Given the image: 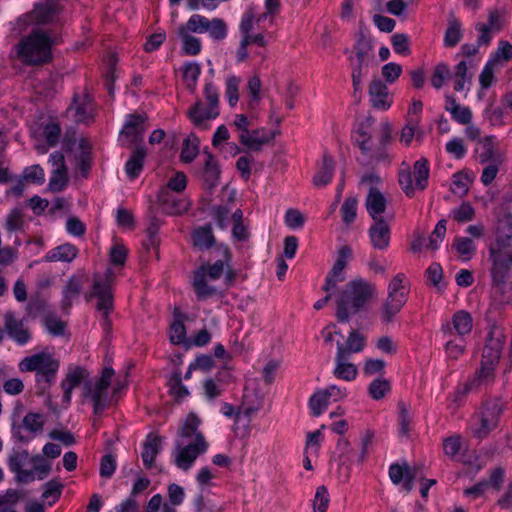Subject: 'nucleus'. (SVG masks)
Returning <instances> with one entry per match:
<instances>
[{"mask_svg": "<svg viewBox=\"0 0 512 512\" xmlns=\"http://www.w3.org/2000/svg\"><path fill=\"white\" fill-rule=\"evenodd\" d=\"M113 376L114 370L110 367H105L102 370L101 377L94 384L86 383L84 386L83 396L91 400L95 415L102 414L106 408L108 389Z\"/></svg>", "mask_w": 512, "mask_h": 512, "instance_id": "obj_12", "label": "nucleus"}, {"mask_svg": "<svg viewBox=\"0 0 512 512\" xmlns=\"http://www.w3.org/2000/svg\"><path fill=\"white\" fill-rule=\"evenodd\" d=\"M453 78L455 91H468L470 89L472 74L468 73V65L466 61H460L454 67Z\"/></svg>", "mask_w": 512, "mask_h": 512, "instance_id": "obj_42", "label": "nucleus"}, {"mask_svg": "<svg viewBox=\"0 0 512 512\" xmlns=\"http://www.w3.org/2000/svg\"><path fill=\"white\" fill-rule=\"evenodd\" d=\"M170 340L173 344H182L186 340V328L183 316L178 315L170 327Z\"/></svg>", "mask_w": 512, "mask_h": 512, "instance_id": "obj_62", "label": "nucleus"}, {"mask_svg": "<svg viewBox=\"0 0 512 512\" xmlns=\"http://www.w3.org/2000/svg\"><path fill=\"white\" fill-rule=\"evenodd\" d=\"M178 35L182 38L185 54L194 56L200 53L201 42L198 38L191 36L189 32L181 28H178Z\"/></svg>", "mask_w": 512, "mask_h": 512, "instance_id": "obj_52", "label": "nucleus"}, {"mask_svg": "<svg viewBox=\"0 0 512 512\" xmlns=\"http://www.w3.org/2000/svg\"><path fill=\"white\" fill-rule=\"evenodd\" d=\"M169 392L177 400L180 401L189 395L188 389L182 384L180 372L171 375L168 381Z\"/></svg>", "mask_w": 512, "mask_h": 512, "instance_id": "obj_49", "label": "nucleus"}, {"mask_svg": "<svg viewBox=\"0 0 512 512\" xmlns=\"http://www.w3.org/2000/svg\"><path fill=\"white\" fill-rule=\"evenodd\" d=\"M351 256L352 249L349 246H342L339 249L338 258L331 271L328 273L325 284L322 288L325 292H330L339 282H343L345 280L344 270L347 265V261Z\"/></svg>", "mask_w": 512, "mask_h": 512, "instance_id": "obj_17", "label": "nucleus"}, {"mask_svg": "<svg viewBox=\"0 0 512 512\" xmlns=\"http://www.w3.org/2000/svg\"><path fill=\"white\" fill-rule=\"evenodd\" d=\"M88 372L85 368L80 366L70 367L65 378L61 382L63 390V401L68 405L71 402L72 391L83 380L88 377Z\"/></svg>", "mask_w": 512, "mask_h": 512, "instance_id": "obj_22", "label": "nucleus"}, {"mask_svg": "<svg viewBox=\"0 0 512 512\" xmlns=\"http://www.w3.org/2000/svg\"><path fill=\"white\" fill-rule=\"evenodd\" d=\"M210 19L205 16L194 14L192 15L186 24L181 25L179 28L184 29L187 32L204 33L207 32L208 24Z\"/></svg>", "mask_w": 512, "mask_h": 512, "instance_id": "obj_50", "label": "nucleus"}, {"mask_svg": "<svg viewBox=\"0 0 512 512\" xmlns=\"http://www.w3.org/2000/svg\"><path fill=\"white\" fill-rule=\"evenodd\" d=\"M62 490L63 484L59 480H50L44 484L42 498L50 500L49 505L51 506L61 497Z\"/></svg>", "mask_w": 512, "mask_h": 512, "instance_id": "obj_53", "label": "nucleus"}, {"mask_svg": "<svg viewBox=\"0 0 512 512\" xmlns=\"http://www.w3.org/2000/svg\"><path fill=\"white\" fill-rule=\"evenodd\" d=\"M348 358V356H345L344 350L339 347L335 357L336 366L333 374L338 379L352 381L357 377L358 370L354 364L348 362Z\"/></svg>", "mask_w": 512, "mask_h": 512, "instance_id": "obj_32", "label": "nucleus"}, {"mask_svg": "<svg viewBox=\"0 0 512 512\" xmlns=\"http://www.w3.org/2000/svg\"><path fill=\"white\" fill-rule=\"evenodd\" d=\"M329 404L330 398L326 395L323 389L315 392L309 400V407L313 416L321 415L327 409Z\"/></svg>", "mask_w": 512, "mask_h": 512, "instance_id": "obj_48", "label": "nucleus"}, {"mask_svg": "<svg viewBox=\"0 0 512 512\" xmlns=\"http://www.w3.org/2000/svg\"><path fill=\"white\" fill-rule=\"evenodd\" d=\"M182 74L186 87L193 92L201 74L200 65L196 62L186 63L182 68Z\"/></svg>", "mask_w": 512, "mask_h": 512, "instance_id": "obj_47", "label": "nucleus"}, {"mask_svg": "<svg viewBox=\"0 0 512 512\" xmlns=\"http://www.w3.org/2000/svg\"><path fill=\"white\" fill-rule=\"evenodd\" d=\"M494 140L495 137L493 136H485L479 140L476 153L481 163L500 161V157L497 154L495 148Z\"/></svg>", "mask_w": 512, "mask_h": 512, "instance_id": "obj_38", "label": "nucleus"}, {"mask_svg": "<svg viewBox=\"0 0 512 512\" xmlns=\"http://www.w3.org/2000/svg\"><path fill=\"white\" fill-rule=\"evenodd\" d=\"M8 466L15 474V480L28 484L35 479H45L51 471V463L42 455L30 456L27 450L13 451L8 459Z\"/></svg>", "mask_w": 512, "mask_h": 512, "instance_id": "obj_3", "label": "nucleus"}, {"mask_svg": "<svg viewBox=\"0 0 512 512\" xmlns=\"http://www.w3.org/2000/svg\"><path fill=\"white\" fill-rule=\"evenodd\" d=\"M204 157V165L200 172V177L207 189H213L219 183L221 170L218 161L210 152L204 151Z\"/></svg>", "mask_w": 512, "mask_h": 512, "instance_id": "obj_24", "label": "nucleus"}, {"mask_svg": "<svg viewBox=\"0 0 512 512\" xmlns=\"http://www.w3.org/2000/svg\"><path fill=\"white\" fill-rule=\"evenodd\" d=\"M187 115L196 128L207 130L210 127L208 121L219 116V109L204 107L203 102L199 100L188 110Z\"/></svg>", "mask_w": 512, "mask_h": 512, "instance_id": "obj_21", "label": "nucleus"}, {"mask_svg": "<svg viewBox=\"0 0 512 512\" xmlns=\"http://www.w3.org/2000/svg\"><path fill=\"white\" fill-rule=\"evenodd\" d=\"M464 37L463 24L454 14L447 19V27L444 33L443 45L446 48L456 47Z\"/></svg>", "mask_w": 512, "mask_h": 512, "instance_id": "obj_29", "label": "nucleus"}, {"mask_svg": "<svg viewBox=\"0 0 512 512\" xmlns=\"http://www.w3.org/2000/svg\"><path fill=\"white\" fill-rule=\"evenodd\" d=\"M452 246L465 261L470 260L476 252L475 243L468 237H456Z\"/></svg>", "mask_w": 512, "mask_h": 512, "instance_id": "obj_46", "label": "nucleus"}, {"mask_svg": "<svg viewBox=\"0 0 512 512\" xmlns=\"http://www.w3.org/2000/svg\"><path fill=\"white\" fill-rule=\"evenodd\" d=\"M501 412L502 407L499 402H487L482 410L475 413L471 419L472 435L479 440L486 438L497 427Z\"/></svg>", "mask_w": 512, "mask_h": 512, "instance_id": "obj_10", "label": "nucleus"}, {"mask_svg": "<svg viewBox=\"0 0 512 512\" xmlns=\"http://www.w3.org/2000/svg\"><path fill=\"white\" fill-rule=\"evenodd\" d=\"M162 438L154 433H149L143 443L141 458L145 468L151 469L156 456L162 449Z\"/></svg>", "mask_w": 512, "mask_h": 512, "instance_id": "obj_31", "label": "nucleus"}, {"mask_svg": "<svg viewBox=\"0 0 512 512\" xmlns=\"http://www.w3.org/2000/svg\"><path fill=\"white\" fill-rule=\"evenodd\" d=\"M54 44H56L55 39L41 29H36L17 44L16 53L25 64H44L51 60Z\"/></svg>", "mask_w": 512, "mask_h": 512, "instance_id": "obj_5", "label": "nucleus"}, {"mask_svg": "<svg viewBox=\"0 0 512 512\" xmlns=\"http://www.w3.org/2000/svg\"><path fill=\"white\" fill-rule=\"evenodd\" d=\"M146 119V116L143 114H130L127 116L120 133L127 145L137 144L143 140L146 130L144 125Z\"/></svg>", "mask_w": 512, "mask_h": 512, "instance_id": "obj_18", "label": "nucleus"}, {"mask_svg": "<svg viewBox=\"0 0 512 512\" xmlns=\"http://www.w3.org/2000/svg\"><path fill=\"white\" fill-rule=\"evenodd\" d=\"M63 5L61 0H40L34 9L26 15L29 24L42 25L59 19Z\"/></svg>", "mask_w": 512, "mask_h": 512, "instance_id": "obj_15", "label": "nucleus"}, {"mask_svg": "<svg viewBox=\"0 0 512 512\" xmlns=\"http://www.w3.org/2000/svg\"><path fill=\"white\" fill-rule=\"evenodd\" d=\"M409 281L404 273L396 274L387 287V297L380 309V319L390 323L408 301Z\"/></svg>", "mask_w": 512, "mask_h": 512, "instance_id": "obj_6", "label": "nucleus"}, {"mask_svg": "<svg viewBox=\"0 0 512 512\" xmlns=\"http://www.w3.org/2000/svg\"><path fill=\"white\" fill-rule=\"evenodd\" d=\"M68 184V174L66 169L53 170L49 180V189L52 192H60L65 189Z\"/></svg>", "mask_w": 512, "mask_h": 512, "instance_id": "obj_59", "label": "nucleus"}, {"mask_svg": "<svg viewBox=\"0 0 512 512\" xmlns=\"http://www.w3.org/2000/svg\"><path fill=\"white\" fill-rule=\"evenodd\" d=\"M369 96L374 108L387 110L390 108L392 99L389 96L388 88L380 79H373L369 86Z\"/></svg>", "mask_w": 512, "mask_h": 512, "instance_id": "obj_25", "label": "nucleus"}, {"mask_svg": "<svg viewBox=\"0 0 512 512\" xmlns=\"http://www.w3.org/2000/svg\"><path fill=\"white\" fill-rule=\"evenodd\" d=\"M481 23L484 24V26H486L492 33H499L505 25L504 13L497 9L490 10L487 21Z\"/></svg>", "mask_w": 512, "mask_h": 512, "instance_id": "obj_58", "label": "nucleus"}, {"mask_svg": "<svg viewBox=\"0 0 512 512\" xmlns=\"http://www.w3.org/2000/svg\"><path fill=\"white\" fill-rule=\"evenodd\" d=\"M368 236L372 247L384 251L388 249L391 239L390 224L385 219L373 220L368 229Z\"/></svg>", "mask_w": 512, "mask_h": 512, "instance_id": "obj_19", "label": "nucleus"}, {"mask_svg": "<svg viewBox=\"0 0 512 512\" xmlns=\"http://www.w3.org/2000/svg\"><path fill=\"white\" fill-rule=\"evenodd\" d=\"M490 60L495 64L512 60V44L506 40H500L493 58Z\"/></svg>", "mask_w": 512, "mask_h": 512, "instance_id": "obj_64", "label": "nucleus"}, {"mask_svg": "<svg viewBox=\"0 0 512 512\" xmlns=\"http://www.w3.org/2000/svg\"><path fill=\"white\" fill-rule=\"evenodd\" d=\"M335 170V163L331 156L324 154L317 173L313 177L314 186L321 188L329 184Z\"/></svg>", "mask_w": 512, "mask_h": 512, "instance_id": "obj_36", "label": "nucleus"}, {"mask_svg": "<svg viewBox=\"0 0 512 512\" xmlns=\"http://www.w3.org/2000/svg\"><path fill=\"white\" fill-rule=\"evenodd\" d=\"M429 164L427 159L420 158L413 165V171L409 168L399 172V184L408 197H413L416 190L423 191L428 185Z\"/></svg>", "mask_w": 512, "mask_h": 512, "instance_id": "obj_11", "label": "nucleus"}, {"mask_svg": "<svg viewBox=\"0 0 512 512\" xmlns=\"http://www.w3.org/2000/svg\"><path fill=\"white\" fill-rule=\"evenodd\" d=\"M358 200L354 196L346 198L341 206L343 222L347 225L353 223L357 217Z\"/></svg>", "mask_w": 512, "mask_h": 512, "instance_id": "obj_57", "label": "nucleus"}, {"mask_svg": "<svg viewBox=\"0 0 512 512\" xmlns=\"http://www.w3.org/2000/svg\"><path fill=\"white\" fill-rule=\"evenodd\" d=\"M146 149L142 146L136 147L125 164V171L130 179H136L143 170Z\"/></svg>", "mask_w": 512, "mask_h": 512, "instance_id": "obj_37", "label": "nucleus"}, {"mask_svg": "<svg viewBox=\"0 0 512 512\" xmlns=\"http://www.w3.org/2000/svg\"><path fill=\"white\" fill-rule=\"evenodd\" d=\"M78 255L76 246L70 243L59 245L49 250L45 256L46 262H72Z\"/></svg>", "mask_w": 512, "mask_h": 512, "instance_id": "obj_35", "label": "nucleus"}, {"mask_svg": "<svg viewBox=\"0 0 512 512\" xmlns=\"http://www.w3.org/2000/svg\"><path fill=\"white\" fill-rule=\"evenodd\" d=\"M446 223L447 222L445 219H441L440 221H438L429 237V241L427 244L428 249L435 251L439 248L440 243L443 241L446 235Z\"/></svg>", "mask_w": 512, "mask_h": 512, "instance_id": "obj_60", "label": "nucleus"}, {"mask_svg": "<svg viewBox=\"0 0 512 512\" xmlns=\"http://www.w3.org/2000/svg\"><path fill=\"white\" fill-rule=\"evenodd\" d=\"M374 122L372 117H367L361 121L354 132L353 138L364 156L371 161L380 162L389 158L386 147L392 140V127L388 121L381 122L377 137L374 138Z\"/></svg>", "mask_w": 512, "mask_h": 512, "instance_id": "obj_1", "label": "nucleus"}, {"mask_svg": "<svg viewBox=\"0 0 512 512\" xmlns=\"http://www.w3.org/2000/svg\"><path fill=\"white\" fill-rule=\"evenodd\" d=\"M376 286L357 278L348 282L345 289L336 296V317L339 322H348L350 314L358 313L375 296Z\"/></svg>", "mask_w": 512, "mask_h": 512, "instance_id": "obj_2", "label": "nucleus"}, {"mask_svg": "<svg viewBox=\"0 0 512 512\" xmlns=\"http://www.w3.org/2000/svg\"><path fill=\"white\" fill-rule=\"evenodd\" d=\"M69 111L74 112L76 122H86L91 117L92 98L87 93L80 96L76 95Z\"/></svg>", "mask_w": 512, "mask_h": 512, "instance_id": "obj_34", "label": "nucleus"}, {"mask_svg": "<svg viewBox=\"0 0 512 512\" xmlns=\"http://www.w3.org/2000/svg\"><path fill=\"white\" fill-rule=\"evenodd\" d=\"M365 345V337L358 331L353 330L350 332L346 344L338 343L337 350L341 347L344 350L345 356H350L351 353H357L363 350Z\"/></svg>", "mask_w": 512, "mask_h": 512, "instance_id": "obj_44", "label": "nucleus"}, {"mask_svg": "<svg viewBox=\"0 0 512 512\" xmlns=\"http://www.w3.org/2000/svg\"><path fill=\"white\" fill-rule=\"evenodd\" d=\"M274 137V132L260 128L249 131L248 133L245 132V135H239V141L251 151H260L263 145L268 144Z\"/></svg>", "mask_w": 512, "mask_h": 512, "instance_id": "obj_23", "label": "nucleus"}, {"mask_svg": "<svg viewBox=\"0 0 512 512\" xmlns=\"http://www.w3.org/2000/svg\"><path fill=\"white\" fill-rule=\"evenodd\" d=\"M59 367V360L47 351L26 356L18 364L20 372L35 374V383L41 392H45L55 382Z\"/></svg>", "mask_w": 512, "mask_h": 512, "instance_id": "obj_4", "label": "nucleus"}, {"mask_svg": "<svg viewBox=\"0 0 512 512\" xmlns=\"http://www.w3.org/2000/svg\"><path fill=\"white\" fill-rule=\"evenodd\" d=\"M3 321V331L17 345L24 346L31 341L32 331L25 323L24 319L16 317L11 311H7L3 316Z\"/></svg>", "mask_w": 512, "mask_h": 512, "instance_id": "obj_16", "label": "nucleus"}, {"mask_svg": "<svg viewBox=\"0 0 512 512\" xmlns=\"http://www.w3.org/2000/svg\"><path fill=\"white\" fill-rule=\"evenodd\" d=\"M82 286L83 283L80 277L72 276L68 279L63 289V298L61 300V308L64 312H69L73 302L80 296Z\"/></svg>", "mask_w": 512, "mask_h": 512, "instance_id": "obj_33", "label": "nucleus"}, {"mask_svg": "<svg viewBox=\"0 0 512 512\" xmlns=\"http://www.w3.org/2000/svg\"><path fill=\"white\" fill-rule=\"evenodd\" d=\"M207 32L215 41H222L226 38L228 27L226 22L221 18H213L209 21Z\"/></svg>", "mask_w": 512, "mask_h": 512, "instance_id": "obj_56", "label": "nucleus"}, {"mask_svg": "<svg viewBox=\"0 0 512 512\" xmlns=\"http://www.w3.org/2000/svg\"><path fill=\"white\" fill-rule=\"evenodd\" d=\"M391 391V384L387 379L378 378L373 380L369 387L368 393L374 400H380Z\"/></svg>", "mask_w": 512, "mask_h": 512, "instance_id": "obj_54", "label": "nucleus"}, {"mask_svg": "<svg viewBox=\"0 0 512 512\" xmlns=\"http://www.w3.org/2000/svg\"><path fill=\"white\" fill-rule=\"evenodd\" d=\"M492 246L512 249V215L507 213L498 219L496 241Z\"/></svg>", "mask_w": 512, "mask_h": 512, "instance_id": "obj_30", "label": "nucleus"}, {"mask_svg": "<svg viewBox=\"0 0 512 512\" xmlns=\"http://www.w3.org/2000/svg\"><path fill=\"white\" fill-rule=\"evenodd\" d=\"M470 179L465 173H456L452 177L451 191L458 196H464L469 191Z\"/></svg>", "mask_w": 512, "mask_h": 512, "instance_id": "obj_61", "label": "nucleus"}, {"mask_svg": "<svg viewBox=\"0 0 512 512\" xmlns=\"http://www.w3.org/2000/svg\"><path fill=\"white\" fill-rule=\"evenodd\" d=\"M442 337L445 339L444 350L447 358L450 360H458L466 351L467 339L455 336Z\"/></svg>", "mask_w": 512, "mask_h": 512, "instance_id": "obj_41", "label": "nucleus"}, {"mask_svg": "<svg viewBox=\"0 0 512 512\" xmlns=\"http://www.w3.org/2000/svg\"><path fill=\"white\" fill-rule=\"evenodd\" d=\"M223 250V259L216 261L212 265H202L199 268H204L206 276L210 280H218L224 273L225 268L226 274L225 279L227 284H232L235 280L236 273L229 268V261L231 259V252L228 247L224 246Z\"/></svg>", "mask_w": 512, "mask_h": 512, "instance_id": "obj_20", "label": "nucleus"}, {"mask_svg": "<svg viewBox=\"0 0 512 512\" xmlns=\"http://www.w3.org/2000/svg\"><path fill=\"white\" fill-rule=\"evenodd\" d=\"M490 273L493 284L505 289L512 284V249L489 247Z\"/></svg>", "mask_w": 512, "mask_h": 512, "instance_id": "obj_8", "label": "nucleus"}, {"mask_svg": "<svg viewBox=\"0 0 512 512\" xmlns=\"http://www.w3.org/2000/svg\"><path fill=\"white\" fill-rule=\"evenodd\" d=\"M329 501L330 498L326 486H319L316 490L313 500L314 512H326L329 505Z\"/></svg>", "mask_w": 512, "mask_h": 512, "instance_id": "obj_63", "label": "nucleus"}, {"mask_svg": "<svg viewBox=\"0 0 512 512\" xmlns=\"http://www.w3.org/2000/svg\"><path fill=\"white\" fill-rule=\"evenodd\" d=\"M157 199L167 214L176 215L187 210V202L173 195L168 189H160Z\"/></svg>", "mask_w": 512, "mask_h": 512, "instance_id": "obj_28", "label": "nucleus"}, {"mask_svg": "<svg viewBox=\"0 0 512 512\" xmlns=\"http://www.w3.org/2000/svg\"><path fill=\"white\" fill-rule=\"evenodd\" d=\"M201 420L195 414H189L179 430V436L183 440H193L191 443H198V435L204 436L199 431Z\"/></svg>", "mask_w": 512, "mask_h": 512, "instance_id": "obj_40", "label": "nucleus"}, {"mask_svg": "<svg viewBox=\"0 0 512 512\" xmlns=\"http://www.w3.org/2000/svg\"><path fill=\"white\" fill-rule=\"evenodd\" d=\"M473 326L474 320L471 313L461 309L454 312L450 320L442 323L440 333L442 336L467 339L472 333Z\"/></svg>", "mask_w": 512, "mask_h": 512, "instance_id": "obj_14", "label": "nucleus"}, {"mask_svg": "<svg viewBox=\"0 0 512 512\" xmlns=\"http://www.w3.org/2000/svg\"><path fill=\"white\" fill-rule=\"evenodd\" d=\"M199 138L190 134L184 141L180 154V159L184 163H191L199 153Z\"/></svg>", "mask_w": 512, "mask_h": 512, "instance_id": "obj_43", "label": "nucleus"}, {"mask_svg": "<svg viewBox=\"0 0 512 512\" xmlns=\"http://www.w3.org/2000/svg\"><path fill=\"white\" fill-rule=\"evenodd\" d=\"M114 280V273L108 269L104 276L98 274L93 277V285L91 291L86 294V299H97L96 309L101 313L103 326L105 329L110 328L109 315L113 311L114 302L112 294V283Z\"/></svg>", "mask_w": 512, "mask_h": 512, "instance_id": "obj_7", "label": "nucleus"}, {"mask_svg": "<svg viewBox=\"0 0 512 512\" xmlns=\"http://www.w3.org/2000/svg\"><path fill=\"white\" fill-rule=\"evenodd\" d=\"M255 23V13L253 8L247 9L241 19L239 30L241 33V41L236 51L237 62H244L249 58L248 47L251 45H257L260 48H264L267 44L264 35L262 33L253 34Z\"/></svg>", "mask_w": 512, "mask_h": 512, "instance_id": "obj_9", "label": "nucleus"}, {"mask_svg": "<svg viewBox=\"0 0 512 512\" xmlns=\"http://www.w3.org/2000/svg\"><path fill=\"white\" fill-rule=\"evenodd\" d=\"M503 348L502 335L491 330L486 338V343L483 348L482 359L490 364H498Z\"/></svg>", "mask_w": 512, "mask_h": 512, "instance_id": "obj_27", "label": "nucleus"}, {"mask_svg": "<svg viewBox=\"0 0 512 512\" xmlns=\"http://www.w3.org/2000/svg\"><path fill=\"white\" fill-rule=\"evenodd\" d=\"M207 278L204 268H198L194 272L193 289L199 300H205L216 293V289L208 285Z\"/></svg>", "mask_w": 512, "mask_h": 512, "instance_id": "obj_39", "label": "nucleus"}, {"mask_svg": "<svg viewBox=\"0 0 512 512\" xmlns=\"http://www.w3.org/2000/svg\"><path fill=\"white\" fill-rule=\"evenodd\" d=\"M192 237L194 245L200 249H208L215 242L210 224L197 228Z\"/></svg>", "mask_w": 512, "mask_h": 512, "instance_id": "obj_45", "label": "nucleus"}, {"mask_svg": "<svg viewBox=\"0 0 512 512\" xmlns=\"http://www.w3.org/2000/svg\"><path fill=\"white\" fill-rule=\"evenodd\" d=\"M450 77H451V71H450L449 66L445 63H439L435 66V68L432 72L430 82H431V85L435 89L439 90L444 86L445 82Z\"/></svg>", "mask_w": 512, "mask_h": 512, "instance_id": "obj_51", "label": "nucleus"}, {"mask_svg": "<svg viewBox=\"0 0 512 512\" xmlns=\"http://www.w3.org/2000/svg\"><path fill=\"white\" fill-rule=\"evenodd\" d=\"M365 206L373 220L384 219L382 214L386 211L387 199L376 187H371L366 196Z\"/></svg>", "mask_w": 512, "mask_h": 512, "instance_id": "obj_26", "label": "nucleus"}, {"mask_svg": "<svg viewBox=\"0 0 512 512\" xmlns=\"http://www.w3.org/2000/svg\"><path fill=\"white\" fill-rule=\"evenodd\" d=\"M208 446L205 437L200 435H198V443L185 444L184 441H177L175 465L181 470H189L198 456L207 451Z\"/></svg>", "mask_w": 512, "mask_h": 512, "instance_id": "obj_13", "label": "nucleus"}, {"mask_svg": "<svg viewBox=\"0 0 512 512\" xmlns=\"http://www.w3.org/2000/svg\"><path fill=\"white\" fill-rule=\"evenodd\" d=\"M22 423L26 430L32 434H36L42 432L45 421L43 414L29 412L24 416Z\"/></svg>", "mask_w": 512, "mask_h": 512, "instance_id": "obj_55", "label": "nucleus"}]
</instances>
